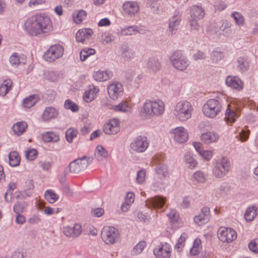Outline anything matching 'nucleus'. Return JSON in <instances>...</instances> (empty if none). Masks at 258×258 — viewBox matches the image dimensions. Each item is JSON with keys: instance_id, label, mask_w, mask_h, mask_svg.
<instances>
[{"instance_id": "25", "label": "nucleus", "mask_w": 258, "mask_h": 258, "mask_svg": "<svg viewBox=\"0 0 258 258\" xmlns=\"http://www.w3.org/2000/svg\"><path fill=\"white\" fill-rule=\"evenodd\" d=\"M241 84V80L236 77H231L229 76L226 80V84L228 86L237 90L242 89Z\"/></svg>"}, {"instance_id": "55", "label": "nucleus", "mask_w": 258, "mask_h": 258, "mask_svg": "<svg viewBox=\"0 0 258 258\" xmlns=\"http://www.w3.org/2000/svg\"><path fill=\"white\" fill-rule=\"evenodd\" d=\"M208 54V53L206 51L198 50L193 54L192 57L193 59L196 61L198 60H204L207 57Z\"/></svg>"}, {"instance_id": "9", "label": "nucleus", "mask_w": 258, "mask_h": 258, "mask_svg": "<svg viewBox=\"0 0 258 258\" xmlns=\"http://www.w3.org/2000/svg\"><path fill=\"white\" fill-rule=\"evenodd\" d=\"M149 146L147 138L145 136H139L135 138L130 144L131 148L138 153H142Z\"/></svg>"}, {"instance_id": "62", "label": "nucleus", "mask_w": 258, "mask_h": 258, "mask_svg": "<svg viewBox=\"0 0 258 258\" xmlns=\"http://www.w3.org/2000/svg\"><path fill=\"white\" fill-rule=\"evenodd\" d=\"M248 247L251 251L254 253H258V239L252 240L248 244Z\"/></svg>"}, {"instance_id": "11", "label": "nucleus", "mask_w": 258, "mask_h": 258, "mask_svg": "<svg viewBox=\"0 0 258 258\" xmlns=\"http://www.w3.org/2000/svg\"><path fill=\"white\" fill-rule=\"evenodd\" d=\"M171 247L169 244L165 242L161 243L154 248V254L156 258H170Z\"/></svg>"}, {"instance_id": "13", "label": "nucleus", "mask_w": 258, "mask_h": 258, "mask_svg": "<svg viewBox=\"0 0 258 258\" xmlns=\"http://www.w3.org/2000/svg\"><path fill=\"white\" fill-rule=\"evenodd\" d=\"M62 231L66 236L75 238L81 235L82 231V226L75 223L73 227L69 226L64 227Z\"/></svg>"}, {"instance_id": "52", "label": "nucleus", "mask_w": 258, "mask_h": 258, "mask_svg": "<svg viewBox=\"0 0 258 258\" xmlns=\"http://www.w3.org/2000/svg\"><path fill=\"white\" fill-rule=\"evenodd\" d=\"M146 172L145 170L141 169L137 172V177L136 178V180L137 183L139 184H143L145 181L146 178Z\"/></svg>"}, {"instance_id": "35", "label": "nucleus", "mask_w": 258, "mask_h": 258, "mask_svg": "<svg viewBox=\"0 0 258 258\" xmlns=\"http://www.w3.org/2000/svg\"><path fill=\"white\" fill-rule=\"evenodd\" d=\"M27 127L25 122H19L14 124L12 129L14 133L18 136L21 135Z\"/></svg>"}, {"instance_id": "56", "label": "nucleus", "mask_w": 258, "mask_h": 258, "mask_svg": "<svg viewBox=\"0 0 258 258\" xmlns=\"http://www.w3.org/2000/svg\"><path fill=\"white\" fill-rule=\"evenodd\" d=\"M64 107L67 109H70L73 112L77 111L79 109L78 106L74 102H72L71 100H67L64 104Z\"/></svg>"}, {"instance_id": "26", "label": "nucleus", "mask_w": 258, "mask_h": 258, "mask_svg": "<svg viewBox=\"0 0 258 258\" xmlns=\"http://www.w3.org/2000/svg\"><path fill=\"white\" fill-rule=\"evenodd\" d=\"M42 140L44 142L56 143L60 140L59 136L53 132H46L42 135Z\"/></svg>"}, {"instance_id": "48", "label": "nucleus", "mask_w": 258, "mask_h": 258, "mask_svg": "<svg viewBox=\"0 0 258 258\" xmlns=\"http://www.w3.org/2000/svg\"><path fill=\"white\" fill-rule=\"evenodd\" d=\"M224 57L223 53L217 50H214L211 54V59L213 62L217 63Z\"/></svg>"}, {"instance_id": "24", "label": "nucleus", "mask_w": 258, "mask_h": 258, "mask_svg": "<svg viewBox=\"0 0 258 258\" xmlns=\"http://www.w3.org/2000/svg\"><path fill=\"white\" fill-rule=\"evenodd\" d=\"M112 74L109 71H99L94 73V79L99 82L105 81L109 80L112 76Z\"/></svg>"}, {"instance_id": "64", "label": "nucleus", "mask_w": 258, "mask_h": 258, "mask_svg": "<svg viewBox=\"0 0 258 258\" xmlns=\"http://www.w3.org/2000/svg\"><path fill=\"white\" fill-rule=\"evenodd\" d=\"M41 221V219L39 215H34L30 217L28 220L27 222L30 225L36 224L39 223Z\"/></svg>"}, {"instance_id": "2", "label": "nucleus", "mask_w": 258, "mask_h": 258, "mask_svg": "<svg viewBox=\"0 0 258 258\" xmlns=\"http://www.w3.org/2000/svg\"><path fill=\"white\" fill-rule=\"evenodd\" d=\"M164 110V103L161 100L158 99L153 101L148 100L144 103L140 114L146 118H151L155 116L161 115Z\"/></svg>"}, {"instance_id": "46", "label": "nucleus", "mask_w": 258, "mask_h": 258, "mask_svg": "<svg viewBox=\"0 0 258 258\" xmlns=\"http://www.w3.org/2000/svg\"><path fill=\"white\" fill-rule=\"evenodd\" d=\"M136 26H130L121 28L120 34L121 35L128 36L136 34Z\"/></svg>"}, {"instance_id": "47", "label": "nucleus", "mask_w": 258, "mask_h": 258, "mask_svg": "<svg viewBox=\"0 0 258 258\" xmlns=\"http://www.w3.org/2000/svg\"><path fill=\"white\" fill-rule=\"evenodd\" d=\"M80 159V165L82 170L87 168L88 166L92 162L93 158L91 157H88L84 156L82 158H78Z\"/></svg>"}, {"instance_id": "51", "label": "nucleus", "mask_w": 258, "mask_h": 258, "mask_svg": "<svg viewBox=\"0 0 258 258\" xmlns=\"http://www.w3.org/2000/svg\"><path fill=\"white\" fill-rule=\"evenodd\" d=\"M77 131L73 128H69L66 133V137L67 141L71 143L73 142V138L76 137Z\"/></svg>"}, {"instance_id": "19", "label": "nucleus", "mask_w": 258, "mask_h": 258, "mask_svg": "<svg viewBox=\"0 0 258 258\" xmlns=\"http://www.w3.org/2000/svg\"><path fill=\"white\" fill-rule=\"evenodd\" d=\"M210 209L208 207H203L201 209V213L195 217L194 220L198 224H204L207 222L210 219Z\"/></svg>"}, {"instance_id": "58", "label": "nucleus", "mask_w": 258, "mask_h": 258, "mask_svg": "<svg viewBox=\"0 0 258 258\" xmlns=\"http://www.w3.org/2000/svg\"><path fill=\"white\" fill-rule=\"evenodd\" d=\"M167 215L172 223L176 222L179 218V214L175 210H170Z\"/></svg>"}, {"instance_id": "39", "label": "nucleus", "mask_w": 258, "mask_h": 258, "mask_svg": "<svg viewBox=\"0 0 258 258\" xmlns=\"http://www.w3.org/2000/svg\"><path fill=\"white\" fill-rule=\"evenodd\" d=\"M12 81L11 80H5L0 86V95L5 96L11 89L12 86Z\"/></svg>"}, {"instance_id": "6", "label": "nucleus", "mask_w": 258, "mask_h": 258, "mask_svg": "<svg viewBox=\"0 0 258 258\" xmlns=\"http://www.w3.org/2000/svg\"><path fill=\"white\" fill-rule=\"evenodd\" d=\"M63 47L59 44L51 45L48 50L44 52L43 58L47 61L53 62L56 59L62 57L63 54Z\"/></svg>"}, {"instance_id": "43", "label": "nucleus", "mask_w": 258, "mask_h": 258, "mask_svg": "<svg viewBox=\"0 0 258 258\" xmlns=\"http://www.w3.org/2000/svg\"><path fill=\"white\" fill-rule=\"evenodd\" d=\"M192 178L199 183H204L206 181L207 176L203 172L197 171L193 174Z\"/></svg>"}, {"instance_id": "44", "label": "nucleus", "mask_w": 258, "mask_h": 258, "mask_svg": "<svg viewBox=\"0 0 258 258\" xmlns=\"http://www.w3.org/2000/svg\"><path fill=\"white\" fill-rule=\"evenodd\" d=\"M184 160L185 162L189 165V168L193 169L197 166V163L196 160L193 157L192 155L189 153H185L184 155Z\"/></svg>"}, {"instance_id": "22", "label": "nucleus", "mask_w": 258, "mask_h": 258, "mask_svg": "<svg viewBox=\"0 0 258 258\" xmlns=\"http://www.w3.org/2000/svg\"><path fill=\"white\" fill-rule=\"evenodd\" d=\"M205 15V13L202 7L195 5L191 7L190 12V17L189 18L200 20L202 19Z\"/></svg>"}, {"instance_id": "4", "label": "nucleus", "mask_w": 258, "mask_h": 258, "mask_svg": "<svg viewBox=\"0 0 258 258\" xmlns=\"http://www.w3.org/2000/svg\"><path fill=\"white\" fill-rule=\"evenodd\" d=\"M222 109L221 102L216 99H209L203 107L204 114L208 118H213L221 112Z\"/></svg>"}, {"instance_id": "41", "label": "nucleus", "mask_w": 258, "mask_h": 258, "mask_svg": "<svg viewBox=\"0 0 258 258\" xmlns=\"http://www.w3.org/2000/svg\"><path fill=\"white\" fill-rule=\"evenodd\" d=\"M80 159H76L71 162L69 164L70 171L77 174L82 169L80 165Z\"/></svg>"}, {"instance_id": "36", "label": "nucleus", "mask_w": 258, "mask_h": 258, "mask_svg": "<svg viewBox=\"0 0 258 258\" xmlns=\"http://www.w3.org/2000/svg\"><path fill=\"white\" fill-rule=\"evenodd\" d=\"M257 208L255 206L249 207L246 210L244 217L246 221H252L257 215Z\"/></svg>"}, {"instance_id": "49", "label": "nucleus", "mask_w": 258, "mask_h": 258, "mask_svg": "<svg viewBox=\"0 0 258 258\" xmlns=\"http://www.w3.org/2000/svg\"><path fill=\"white\" fill-rule=\"evenodd\" d=\"M146 246V242L145 241H140L138 243L132 250V255H137L142 252Z\"/></svg>"}, {"instance_id": "34", "label": "nucleus", "mask_w": 258, "mask_h": 258, "mask_svg": "<svg viewBox=\"0 0 258 258\" xmlns=\"http://www.w3.org/2000/svg\"><path fill=\"white\" fill-rule=\"evenodd\" d=\"M27 206L25 201H17L14 206L13 210L16 214H21L26 211Z\"/></svg>"}, {"instance_id": "59", "label": "nucleus", "mask_w": 258, "mask_h": 258, "mask_svg": "<svg viewBox=\"0 0 258 258\" xmlns=\"http://www.w3.org/2000/svg\"><path fill=\"white\" fill-rule=\"evenodd\" d=\"M164 188L165 183L161 181H156L151 186V189L155 191H161Z\"/></svg>"}, {"instance_id": "27", "label": "nucleus", "mask_w": 258, "mask_h": 258, "mask_svg": "<svg viewBox=\"0 0 258 258\" xmlns=\"http://www.w3.org/2000/svg\"><path fill=\"white\" fill-rule=\"evenodd\" d=\"M219 139V136L214 132H207L201 135V140L207 144L216 142Z\"/></svg>"}, {"instance_id": "18", "label": "nucleus", "mask_w": 258, "mask_h": 258, "mask_svg": "<svg viewBox=\"0 0 258 258\" xmlns=\"http://www.w3.org/2000/svg\"><path fill=\"white\" fill-rule=\"evenodd\" d=\"M120 50L122 57L126 61L130 60L136 57L135 51L126 44H122Z\"/></svg>"}, {"instance_id": "1", "label": "nucleus", "mask_w": 258, "mask_h": 258, "mask_svg": "<svg viewBox=\"0 0 258 258\" xmlns=\"http://www.w3.org/2000/svg\"><path fill=\"white\" fill-rule=\"evenodd\" d=\"M52 29V24L50 18L46 15L40 13H37L29 17L24 23V30L32 36H47Z\"/></svg>"}, {"instance_id": "37", "label": "nucleus", "mask_w": 258, "mask_h": 258, "mask_svg": "<svg viewBox=\"0 0 258 258\" xmlns=\"http://www.w3.org/2000/svg\"><path fill=\"white\" fill-rule=\"evenodd\" d=\"M38 100V96L34 94L30 95L23 100L24 106L26 108H30L33 106Z\"/></svg>"}, {"instance_id": "7", "label": "nucleus", "mask_w": 258, "mask_h": 258, "mask_svg": "<svg viewBox=\"0 0 258 258\" xmlns=\"http://www.w3.org/2000/svg\"><path fill=\"white\" fill-rule=\"evenodd\" d=\"M230 168V163L227 158L223 157L220 161L216 163L213 168V173L215 176L218 178H222L225 176Z\"/></svg>"}, {"instance_id": "10", "label": "nucleus", "mask_w": 258, "mask_h": 258, "mask_svg": "<svg viewBox=\"0 0 258 258\" xmlns=\"http://www.w3.org/2000/svg\"><path fill=\"white\" fill-rule=\"evenodd\" d=\"M219 239L223 242H231L237 238L236 232L231 228L220 227L218 231Z\"/></svg>"}, {"instance_id": "17", "label": "nucleus", "mask_w": 258, "mask_h": 258, "mask_svg": "<svg viewBox=\"0 0 258 258\" xmlns=\"http://www.w3.org/2000/svg\"><path fill=\"white\" fill-rule=\"evenodd\" d=\"M180 21V17L178 15H174L169 19L168 31L171 35H174L176 33Z\"/></svg>"}, {"instance_id": "12", "label": "nucleus", "mask_w": 258, "mask_h": 258, "mask_svg": "<svg viewBox=\"0 0 258 258\" xmlns=\"http://www.w3.org/2000/svg\"><path fill=\"white\" fill-rule=\"evenodd\" d=\"M123 88L122 84L118 82H115L109 84L107 87V91L110 97L113 100H116L123 94Z\"/></svg>"}, {"instance_id": "31", "label": "nucleus", "mask_w": 258, "mask_h": 258, "mask_svg": "<svg viewBox=\"0 0 258 258\" xmlns=\"http://www.w3.org/2000/svg\"><path fill=\"white\" fill-rule=\"evenodd\" d=\"M147 67L149 70L153 72H156L160 70L161 65L157 58L150 57L148 59Z\"/></svg>"}, {"instance_id": "40", "label": "nucleus", "mask_w": 258, "mask_h": 258, "mask_svg": "<svg viewBox=\"0 0 258 258\" xmlns=\"http://www.w3.org/2000/svg\"><path fill=\"white\" fill-rule=\"evenodd\" d=\"M155 172L157 174L162 176V178H166L168 176L167 167L164 164H158L155 168Z\"/></svg>"}, {"instance_id": "29", "label": "nucleus", "mask_w": 258, "mask_h": 258, "mask_svg": "<svg viewBox=\"0 0 258 258\" xmlns=\"http://www.w3.org/2000/svg\"><path fill=\"white\" fill-rule=\"evenodd\" d=\"M57 111L52 107H48L43 111L42 118L44 120H49L57 115Z\"/></svg>"}, {"instance_id": "3", "label": "nucleus", "mask_w": 258, "mask_h": 258, "mask_svg": "<svg viewBox=\"0 0 258 258\" xmlns=\"http://www.w3.org/2000/svg\"><path fill=\"white\" fill-rule=\"evenodd\" d=\"M192 112L193 107L187 101H180L174 107L173 114L180 121H185L190 118Z\"/></svg>"}, {"instance_id": "15", "label": "nucleus", "mask_w": 258, "mask_h": 258, "mask_svg": "<svg viewBox=\"0 0 258 258\" xmlns=\"http://www.w3.org/2000/svg\"><path fill=\"white\" fill-rule=\"evenodd\" d=\"M166 202V198L161 196H156L147 199L146 205L149 208H161Z\"/></svg>"}, {"instance_id": "53", "label": "nucleus", "mask_w": 258, "mask_h": 258, "mask_svg": "<svg viewBox=\"0 0 258 258\" xmlns=\"http://www.w3.org/2000/svg\"><path fill=\"white\" fill-rule=\"evenodd\" d=\"M126 78L130 81L132 82H135L136 83V84L135 85V86L136 87H138V84L139 83V82L141 79V77L140 75L136 76L135 73L132 72L131 73H128L126 75Z\"/></svg>"}, {"instance_id": "54", "label": "nucleus", "mask_w": 258, "mask_h": 258, "mask_svg": "<svg viewBox=\"0 0 258 258\" xmlns=\"http://www.w3.org/2000/svg\"><path fill=\"white\" fill-rule=\"evenodd\" d=\"M86 15L87 13L85 11L80 10L76 14H74V21L76 23H80L85 18Z\"/></svg>"}, {"instance_id": "63", "label": "nucleus", "mask_w": 258, "mask_h": 258, "mask_svg": "<svg viewBox=\"0 0 258 258\" xmlns=\"http://www.w3.org/2000/svg\"><path fill=\"white\" fill-rule=\"evenodd\" d=\"M10 62L12 65H18L20 63L19 56L17 53H14L10 57Z\"/></svg>"}, {"instance_id": "20", "label": "nucleus", "mask_w": 258, "mask_h": 258, "mask_svg": "<svg viewBox=\"0 0 258 258\" xmlns=\"http://www.w3.org/2000/svg\"><path fill=\"white\" fill-rule=\"evenodd\" d=\"M93 34V31L90 28H84L79 30L76 33V38L78 42H83L89 39Z\"/></svg>"}, {"instance_id": "50", "label": "nucleus", "mask_w": 258, "mask_h": 258, "mask_svg": "<svg viewBox=\"0 0 258 258\" xmlns=\"http://www.w3.org/2000/svg\"><path fill=\"white\" fill-rule=\"evenodd\" d=\"M231 16L234 19L237 25L242 26L243 25L244 18L240 13L234 12L231 14Z\"/></svg>"}, {"instance_id": "28", "label": "nucleus", "mask_w": 258, "mask_h": 258, "mask_svg": "<svg viewBox=\"0 0 258 258\" xmlns=\"http://www.w3.org/2000/svg\"><path fill=\"white\" fill-rule=\"evenodd\" d=\"M108 155V151L101 145H98L95 149V158L98 161H103Z\"/></svg>"}, {"instance_id": "60", "label": "nucleus", "mask_w": 258, "mask_h": 258, "mask_svg": "<svg viewBox=\"0 0 258 258\" xmlns=\"http://www.w3.org/2000/svg\"><path fill=\"white\" fill-rule=\"evenodd\" d=\"M198 20L190 18H188V23L191 30L197 31L199 30L200 26L198 22Z\"/></svg>"}, {"instance_id": "42", "label": "nucleus", "mask_w": 258, "mask_h": 258, "mask_svg": "<svg viewBox=\"0 0 258 258\" xmlns=\"http://www.w3.org/2000/svg\"><path fill=\"white\" fill-rule=\"evenodd\" d=\"M44 197L45 199L50 203H54L58 199V196L51 189H48L45 191Z\"/></svg>"}, {"instance_id": "33", "label": "nucleus", "mask_w": 258, "mask_h": 258, "mask_svg": "<svg viewBox=\"0 0 258 258\" xmlns=\"http://www.w3.org/2000/svg\"><path fill=\"white\" fill-rule=\"evenodd\" d=\"M237 68L239 71L243 73L248 69L249 62L245 57H239L237 59Z\"/></svg>"}, {"instance_id": "30", "label": "nucleus", "mask_w": 258, "mask_h": 258, "mask_svg": "<svg viewBox=\"0 0 258 258\" xmlns=\"http://www.w3.org/2000/svg\"><path fill=\"white\" fill-rule=\"evenodd\" d=\"M225 115V119L227 122L233 123L239 115L238 113L231 109L229 106H228L226 110Z\"/></svg>"}, {"instance_id": "5", "label": "nucleus", "mask_w": 258, "mask_h": 258, "mask_svg": "<svg viewBox=\"0 0 258 258\" xmlns=\"http://www.w3.org/2000/svg\"><path fill=\"white\" fill-rule=\"evenodd\" d=\"M172 66L177 70L183 71L189 64V61L180 50L174 51L170 57Z\"/></svg>"}, {"instance_id": "14", "label": "nucleus", "mask_w": 258, "mask_h": 258, "mask_svg": "<svg viewBox=\"0 0 258 258\" xmlns=\"http://www.w3.org/2000/svg\"><path fill=\"white\" fill-rule=\"evenodd\" d=\"M119 121L116 118L110 119L108 122L104 125V132L108 135L116 134L120 130Z\"/></svg>"}, {"instance_id": "61", "label": "nucleus", "mask_w": 258, "mask_h": 258, "mask_svg": "<svg viewBox=\"0 0 258 258\" xmlns=\"http://www.w3.org/2000/svg\"><path fill=\"white\" fill-rule=\"evenodd\" d=\"M185 239L186 234L184 233L181 234L178 240V242L175 244L174 248L179 251L181 248L184 246Z\"/></svg>"}, {"instance_id": "23", "label": "nucleus", "mask_w": 258, "mask_h": 258, "mask_svg": "<svg viewBox=\"0 0 258 258\" xmlns=\"http://www.w3.org/2000/svg\"><path fill=\"white\" fill-rule=\"evenodd\" d=\"M216 25L217 27L216 29L215 30V32L216 33H218L220 31H221L222 32H220V34H222L225 37H228L231 35L232 30L230 27L227 23L219 22L216 24Z\"/></svg>"}, {"instance_id": "57", "label": "nucleus", "mask_w": 258, "mask_h": 258, "mask_svg": "<svg viewBox=\"0 0 258 258\" xmlns=\"http://www.w3.org/2000/svg\"><path fill=\"white\" fill-rule=\"evenodd\" d=\"M37 156V151L34 149H29L25 151L26 158L29 160H34Z\"/></svg>"}, {"instance_id": "16", "label": "nucleus", "mask_w": 258, "mask_h": 258, "mask_svg": "<svg viewBox=\"0 0 258 258\" xmlns=\"http://www.w3.org/2000/svg\"><path fill=\"white\" fill-rule=\"evenodd\" d=\"M172 133L174 134V140L179 143L185 142L188 139L187 133L182 126L177 127L172 130Z\"/></svg>"}, {"instance_id": "8", "label": "nucleus", "mask_w": 258, "mask_h": 258, "mask_svg": "<svg viewBox=\"0 0 258 258\" xmlns=\"http://www.w3.org/2000/svg\"><path fill=\"white\" fill-rule=\"evenodd\" d=\"M101 236L106 244H113L118 239L119 232L113 227H104L101 232Z\"/></svg>"}, {"instance_id": "38", "label": "nucleus", "mask_w": 258, "mask_h": 258, "mask_svg": "<svg viewBox=\"0 0 258 258\" xmlns=\"http://www.w3.org/2000/svg\"><path fill=\"white\" fill-rule=\"evenodd\" d=\"M113 110L122 112H130L131 111V107L126 102H121L119 104L114 105L112 107Z\"/></svg>"}, {"instance_id": "45", "label": "nucleus", "mask_w": 258, "mask_h": 258, "mask_svg": "<svg viewBox=\"0 0 258 258\" xmlns=\"http://www.w3.org/2000/svg\"><path fill=\"white\" fill-rule=\"evenodd\" d=\"M95 53V50L92 48H84L82 49L80 53V59L82 61L85 60L88 57L94 54Z\"/></svg>"}, {"instance_id": "21", "label": "nucleus", "mask_w": 258, "mask_h": 258, "mask_svg": "<svg viewBox=\"0 0 258 258\" xmlns=\"http://www.w3.org/2000/svg\"><path fill=\"white\" fill-rule=\"evenodd\" d=\"M123 8L124 12L131 16L134 15L139 10L138 4L137 2L134 1H128L124 3L123 5Z\"/></svg>"}, {"instance_id": "32", "label": "nucleus", "mask_w": 258, "mask_h": 258, "mask_svg": "<svg viewBox=\"0 0 258 258\" xmlns=\"http://www.w3.org/2000/svg\"><path fill=\"white\" fill-rule=\"evenodd\" d=\"M9 164L12 167H16L19 165L21 158L17 152L13 151L9 155Z\"/></svg>"}]
</instances>
